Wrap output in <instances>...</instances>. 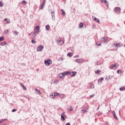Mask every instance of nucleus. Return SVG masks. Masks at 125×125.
I'll use <instances>...</instances> for the list:
<instances>
[{
    "label": "nucleus",
    "mask_w": 125,
    "mask_h": 125,
    "mask_svg": "<svg viewBox=\"0 0 125 125\" xmlns=\"http://www.w3.org/2000/svg\"><path fill=\"white\" fill-rule=\"evenodd\" d=\"M62 77H65V76H67L68 75H70L71 72L67 71H64L63 72H62Z\"/></svg>",
    "instance_id": "obj_7"
},
{
    "label": "nucleus",
    "mask_w": 125,
    "mask_h": 125,
    "mask_svg": "<svg viewBox=\"0 0 125 125\" xmlns=\"http://www.w3.org/2000/svg\"><path fill=\"white\" fill-rule=\"evenodd\" d=\"M28 36H31V37H33V35H32V33L29 34Z\"/></svg>",
    "instance_id": "obj_55"
},
{
    "label": "nucleus",
    "mask_w": 125,
    "mask_h": 125,
    "mask_svg": "<svg viewBox=\"0 0 125 125\" xmlns=\"http://www.w3.org/2000/svg\"><path fill=\"white\" fill-rule=\"evenodd\" d=\"M79 57H80V56L78 55L74 56V58H79Z\"/></svg>",
    "instance_id": "obj_49"
},
{
    "label": "nucleus",
    "mask_w": 125,
    "mask_h": 125,
    "mask_svg": "<svg viewBox=\"0 0 125 125\" xmlns=\"http://www.w3.org/2000/svg\"><path fill=\"white\" fill-rule=\"evenodd\" d=\"M51 15L52 16V20L55 21V11L51 12Z\"/></svg>",
    "instance_id": "obj_8"
},
{
    "label": "nucleus",
    "mask_w": 125,
    "mask_h": 125,
    "mask_svg": "<svg viewBox=\"0 0 125 125\" xmlns=\"http://www.w3.org/2000/svg\"><path fill=\"white\" fill-rule=\"evenodd\" d=\"M65 125H71V124L70 123H67L65 124Z\"/></svg>",
    "instance_id": "obj_53"
},
{
    "label": "nucleus",
    "mask_w": 125,
    "mask_h": 125,
    "mask_svg": "<svg viewBox=\"0 0 125 125\" xmlns=\"http://www.w3.org/2000/svg\"><path fill=\"white\" fill-rule=\"evenodd\" d=\"M69 110L70 111V112H72V110H73V107H72V106H70L69 107Z\"/></svg>",
    "instance_id": "obj_43"
},
{
    "label": "nucleus",
    "mask_w": 125,
    "mask_h": 125,
    "mask_svg": "<svg viewBox=\"0 0 125 125\" xmlns=\"http://www.w3.org/2000/svg\"><path fill=\"white\" fill-rule=\"evenodd\" d=\"M32 40H36V36H34V37H33L32 38Z\"/></svg>",
    "instance_id": "obj_52"
},
{
    "label": "nucleus",
    "mask_w": 125,
    "mask_h": 125,
    "mask_svg": "<svg viewBox=\"0 0 125 125\" xmlns=\"http://www.w3.org/2000/svg\"><path fill=\"white\" fill-rule=\"evenodd\" d=\"M58 78L59 79H61L62 80H63L64 77H63V75L62 74V73H60L58 75Z\"/></svg>",
    "instance_id": "obj_14"
},
{
    "label": "nucleus",
    "mask_w": 125,
    "mask_h": 125,
    "mask_svg": "<svg viewBox=\"0 0 125 125\" xmlns=\"http://www.w3.org/2000/svg\"><path fill=\"white\" fill-rule=\"evenodd\" d=\"M51 96H52V98H55V95L54 94V95L52 94Z\"/></svg>",
    "instance_id": "obj_50"
},
{
    "label": "nucleus",
    "mask_w": 125,
    "mask_h": 125,
    "mask_svg": "<svg viewBox=\"0 0 125 125\" xmlns=\"http://www.w3.org/2000/svg\"><path fill=\"white\" fill-rule=\"evenodd\" d=\"M93 19L94 21L97 22V23H100V21H99V19H97L96 17H93Z\"/></svg>",
    "instance_id": "obj_15"
},
{
    "label": "nucleus",
    "mask_w": 125,
    "mask_h": 125,
    "mask_svg": "<svg viewBox=\"0 0 125 125\" xmlns=\"http://www.w3.org/2000/svg\"><path fill=\"white\" fill-rule=\"evenodd\" d=\"M71 77H75L76 75H77V72L76 71H72L70 72V74H69Z\"/></svg>",
    "instance_id": "obj_12"
},
{
    "label": "nucleus",
    "mask_w": 125,
    "mask_h": 125,
    "mask_svg": "<svg viewBox=\"0 0 125 125\" xmlns=\"http://www.w3.org/2000/svg\"><path fill=\"white\" fill-rule=\"evenodd\" d=\"M43 2H44V4L45 3V0H43Z\"/></svg>",
    "instance_id": "obj_57"
},
{
    "label": "nucleus",
    "mask_w": 125,
    "mask_h": 125,
    "mask_svg": "<svg viewBox=\"0 0 125 125\" xmlns=\"http://www.w3.org/2000/svg\"><path fill=\"white\" fill-rule=\"evenodd\" d=\"M4 40V37L1 36L0 37V42H2Z\"/></svg>",
    "instance_id": "obj_32"
},
{
    "label": "nucleus",
    "mask_w": 125,
    "mask_h": 125,
    "mask_svg": "<svg viewBox=\"0 0 125 125\" xmlns=\"http://www.w3.org/2000/svg\"><path fill=\"white\" fill-rule=\"evenodd\" d=\"M79 27L80 28H83V22H81L79 24Z\"/></svg>",
    "instance_id": "obj_31"
},
{
    "label": "nucleus",
    "mask_w": 125,
    "mask_h": 125,
    "mask_svg": "<svg viewBox=\"0 0 125 125\" xmlns=\"http://www.w3.org/2000/svg\"><path fill=\"white\" fill-rule=\"evenodd\" d=\"M61 11L62 12V15L63 16H65L66 13H65V11H64V10L61 9Z\"/></svg>",
    "instance_id": "obj_19"
},
{
    "label": "nucleus",
    "mask_w": 125,
    "mask_h": 125,
    "mask_svg": "<svg viewBox=\"0 0 125 125\" xmlns=\"http://www.w3.org/2000/svg\"><path fill=\"white\" fill-rule=\"evenodd\" d=\"M43 45H40L39 46H38L37 48V51L39 52V51H42V49H43Z\"/></svg>",
    "instance_id": "obj_6"
},
{
    "label": "nucleus",
    "mask_w": 125,
    "mask_h": 125,
    "mask_svg": "<svg viewBox=\"0 0 125 125\" xmlns=\"http://www.w3.org/2000/svg\"><path fill=\"white\" fill-rule=\"evenodd\" d=\"M34 32H36L37 34L40 33V25H37L35 27Z\"/></svg>",
    "instance_id": "obj_5"
},
{
    "label": "nucleus",
    "mask_w": 125,
    "mask_h": 125,
    "mask_svg": "<svg viewBox=\"0 0 125 125\" xmlns=\"http://www.w3.org/2000/svg\"><path fill=\"white\" fill-rule=\"evenodd\" d=\"M90 88H94V85L92 83L90 84Z\"/></svg>",
    "instance_id": "obj_38"
},
{
    "label": "nucleus",
    "mask_w": 125,
    "mask_h": 125,
    "mask_svg": "<svg viewBox=\"0 0 125 125\" xmlns=\"http://www.w3.org/2000/svg\"><path fill=\"white\" fill-rule=\"evenodd\" d=\"M59 83V80H56L54 81V83Z\"/></svg>",
    "instance_id": "obj_42"
},
{
    "label": "nucleus",
    "mask_w": 125,
    "mask_h": 125,
    "mask_svg": "<svg viewBox=\"0 0 125 125\" xmlns=\"http://www.w3.org/2000/svg\"><path fill=\"white\" fill-rule=\"evenodd\" d=\"M4 34H8V30H5L4 31Z\"/></svg>",
    "instance_id": "obj_46"
},
{
    "label": "nucleus",
    "mask_w": 125,
    "mask_h": 125,
    "mask_svg": "<svg viewBox=\"0 0 125 125\" xmlns=\"http://www.w3.org/2000/svg\"><path fill=\"white\" fill-rule=\"evenodd\" d=\"M84 111L85 112H86V109H84Z\"/></svg>",
    "instance_id": "obj_59"
},
{
    "label": "nucleus",
    "mask_w": 125,
    "mask_h": 125,
    "mask_svg": "<svg viewBox=\"0 0 125 125\" xmlns=\"http://www.w3.org/2000/svg\"><path fill=\"white\" fill-rule=\"evenodd\" d=\"M0 44L2 46L6 45V44H7V43H6L5 42H3L0 43Z\"/></svg>",
    "instance_id": "obj_27"
},
{
    "label": "nucleus",
    "mask_w": 125,
    "mask_h": 125,
    "mask_svg": "<svg viewBox=\"0 0 125 125\" xmlns=\"http://www.w3.org/2000/svg\"><path fill=\"white\" fill-rule=\"evenodd\" d=\"M75 62L80 64V63H83V62H84V60L83 59H77L75 60Z\"/></svg>",
    "instance_id": "obj_4"
},
{
    "label": "nucleus",
    "mask_w": 125,
    "mask_h": 125,
    "mask_svg": "<svg viewBox=\"0 0 125 125\" xmlns=\"http://www.w3.org/2000/svg\"><path fill=\"white\" fill-rule=\"evenodd\" d=\"M108 78H109V81H110V80H111V76H109V77H108Z\"/></svg>",
    "instance_id": "obj_56"
},
{
    "label": "nucleus",
    "mask_w": 125,
    "mask_h": 125,
    "mask_svg": "<svg viewBox=\"0 0 125 125\" xmlns=\"http://www.w3.org/2000/svg\"><path fill=\"white\" fill-rule=\"evenodd\" d=\"M112 114H113V117L115 119V120H119L118 117L117 116V115H116V112H115V111H112Z\"/></svg>",
    "instance_id": "obj_11"
},
{
    "label": "nucleus",
    "mask_w": 125,
    "mask_h": 125,
    "mask_svg": "<svg viewBox=\"0 0 125 125\" xmlns=\"http://www.w3.org/2000/svg\"><path fill=\"white\" fill-rule=\"evenodd\" d=\"M105 81H110V78H108V77H106V78L105 79Z\"/></svg>",
    "instance_id": "obj_47"
},
{
    "label": "nucleus",
    "mask_w": 125,
    "mask_h": 125,
    "mask_svg": "<svg viewBox=\"0 0 125 125\" xmlns=\"http://www.w3.org/2000/svg\"><path fill=\"white\" fill-rule=\"evenodd\" d=\"M114 68H117L118 67V65H116V64H112L111 66H109V68L110 69H113Z\"/></svg>",
    "instance_id": "obj_16"
},
{
    "label": "nucleus",
    "mask_w": 125,
    "mask_h": 125,
    "mask_svg": "<svg viewBox=\"0 0 125 125\" xmlns=\"http://www.w3.org/2000/svg\"><path fill=\"white\" fill-rule=\"evenodd\" d=\"M119 89H120V91H125V86L121 87Z\"/></svg>",
    "instance_id": "obj_23"
},
{
    "label": "nucleus",
    "mask_w": 125,
    "mask_h": 125,
    "mask_svg": "<svg viewBox=\"0 0 125 125\" xmlns=\"http://www.w3.org/2000/svg\"><path fill=\"white\" fill-rule=\"evenodd\" d=\"M21 86L22 87V88L24 90H27V87H26V86H25V85H24V84L23 83H21Z\"/></svg>",
    "instance_id": "obj_18"
},
{
    "label": "nucleus",
    "mask_w": 125,
    "mask_h": 125,
    "mask_svg": "<svg viewBox=\"0 0 125 125\" xmlns=\"http://www.w3.org/2000/svg\"><path fill=\"white\" fill-rule=\"evenodd\" d=\"M61 120L62 122H64L66 120V116L65 117V112H63L61 115Z\"/></svg>",
    "instance_id": "obj_3"
},
{
    "label": "nucleus",
    "mask_w": 125,
    "mask_h": 125,
    "mask_svg": "<svg viewBox=\"0 0 125 125\" xmlns=\"http://www.w3.org/2000/svg\"><path fill=\"white\" fill-rule=\"evenodd\" d=\"M31 43L33 44H36V43H37V42H36L35 40H31Z\"/></svg>",
    "instance_id": "obj_26"
},
{
    "label": "nucleus",
    "mask_w": 125,
    "mask_h": 125,
    "mask_svg": "<svg viewBox=\"0 0 125 125\" xmlns=\"http://www.w3.org/2000/svg\"><path fill=\"white\" fill-rule=\"evenodd\" d=\"M99 107H100V106H99V107H98L97 110H98V109H99Z\"/></svg>",
    "instance_id": "obj_60"
},
{
    "label": "nucleus",
    "mask_w": 125,
    "mask_h": 125,
    "mask_svg": "<svg viewBox=\"0 0 125 125\" xmlns=\"http://www.w3.org/2000/svg\"><path fill=\"white\" fill-rule=\"evenodd\" d=\"M108 39V38L107 37H102L100 39V41H101V42H102L103 43H105L106 44L107 43H108V41H107Z\"/></svg>",
    "instance_id": "obj_1"
},
{
    "label": "nucleus",
    "mask_w": 125,
    "mask_h": 125,
    "mask_svg": "<svg viewBox=\"0 0 125 125\" xmlns=\"http://www.w3.org/2000/svg\"><path fill=\"white\" fill-rule=\"evenodd\" d=\"M21 66H26V63H21Z\"/></svg>",
    "instance_id": "obj_51"
},
{
    "label": "nucleus",
    "mask_w": 125,
    "mask_h": 125,
    "mask_svg": "<svg viewBox=\"0 0 125 125\" xmlns=\"http://www.w3.org/2000/svg\"><path fill=\"white\" fill-rule=\"evenodd\" d=\"M117 74H123L124 73V71H123V70H118L117 71Z\"/></svg>",
    "instance_id": "obj_24"
},
{
    "label": "nucleus",
    "mask_w": 125,
    "mask_h": 125,
    "mask_svg": "<svg viewBox=\"0 0 125 125\" xmlns=\"http://www.w3.org/2000/svg\"><path fill=\"white\" fill-rule=\"evenodd\" d=\"M19 34V32H17L16 31H14V35H15V36H18Z\"/></svg>",
    "instance_id": "obj_29"
},
{
    "label": "nucleus",
    "mask_w": 125,
    "mask_h": 125,
    "mask_svg": "<svg viewBox=\"0 0 125 125\" xmlns=\"http://www.w3.org/2000/svg\"><path fill=\"white\" fill-rule=\"evenodd\" d=\"M4 21H5V22H7L8 23H10V21H9V19H8L6 18V19H4Z\"/></svg>",
    "instance_id": "obj_35"
},
{
    "label": "nucleus",
    "mask_w": 125,
    "mask_h": 125,
    "mask_svg": "<svg viewBox=\"0 0 125 125\" xmlns=\"http://www.w3.org/2000/svg\"><path fill=\"white\" fill-rule=\"evenodd\" d=\"M103 81H104V78H103V77H101V78H100L99 80L98 81V84H101V83H102V82H103Z\"/></svg>",
    "instance_id": "obj_13"
},
{
    "label": "nucleus",
    "mask_w": 125,
    "mask_h": 125,
    "mask_svg": "<svg viewBox=\"0 0 125 125\" xmlns=\"http://www.w3.org/2000/svg\"><path fill=\"white\" fill-rule=\"evenodd\" d=\"M57 42H61V39H60V40L58 39V40H57Z\"/></svg>",
    "instance_id": "obj_54"
},
{
    "label": "nucleus",
    "mask_w": 125,
    "mask_h": 125,
    "mask_svg": "<svg viewBox=\"0 0 125 125\" xmlns=\"http://www.w3.org/2000/svg\"><path fill=\"white\" fill-rule=\"evenodd\" d=\"M95 96V94H93L90 96V98H92V97H94Z\"/></svg>",
    "instance_id": "obj_44"
},
{
    "label": "nucleus",
    "mask_w": 125,
    "mask_h": 125,
    "mask_svg": "<svg viewBox=\"0 0 125 125\" xmlns=\"http://www.w3.org/2000/svg\"><path fill=\"white\" fill-rule=\"evenodd\" d=\"M21 3L22 4H24V5H26V4H27V3L26 2V0H23L21 2Z\"/></svg>",
    "instance_id": "obj_30"
},
{
    "label": "nucleus",
    "mask_w": 125,
    "mask_h": 125,
    "mask_svg": "<svg viewBox=\"0 0 125 125\" xmlns=\"http://www.w3.org/2000/svg\"><path fill=\"white\" fill-rule=\"evenodd\" d=\"M3 125H6V124H3Z\"/></svg>",
    "instance_id": "obj_63"
},
{
    "label": "nucleus",
    "mask_w": 125,
    "mask_h": 125,
    "mask_svg": "<svg viewBox=\"0 0 125 125\" xmlns=\"http://www.w3.org/2000/svg\"><path fill=\"white\" fill-rule=\"evenodd\" d=\"M97 65H99V64L97 63Z\"/></svg>",
    "instance_id": "obj_64"
},
{
    "label": "nucleus",
    "mask_w": 125,
    "mask_h": 125,
    "mask_svg": "<svg viewBox=\"0 0 125 125\" xmlns=\"http://www.w3.org/2000/svg\"><path fill=\"white\" fill-rule=\"evenodd\" d=\"M95 74H97V75H99V73H100V70H97V71H95Z\"/></svg>",
    "instance_id": "obj_33"
},
{
    "label": "nucleus",
    "mask_w": 125,
    "mask_h": 125,
    "mask_svg": "<svg viewBox=\"0 0 125 125\" xmlns=\"http://www.w3.org/2000/svg\"><path fill=\"white\" fill-rule=\"evenodd\" d=\"M114 45H115V46L116 47H122V46H123V43H114Z\"/></svg>",
    "instance_id": "obj_9"
},
{
    "label": "nucleus",
    "mask_w": 125,
    "mask_h": 125,
    "mask_svg": "<svg viewBox=\"0 0 125 125\" xmlns=\"http://www.w3.org/2000/svg\"><path fill=\"white\" fill-rule=\"evenodd\" d=\"M104 3L106 4V7H107L108 8L109 7V2H108V1H106V2Z\"/></svg>",
    "instance_id": "obj_37"
},
{
    "label": "nucleus",
    "mask_w": 125,
    "mask_h": 125,
    "mask_svg": "<svg viewBox=\"0 0 125 125\" xmlns=\"http://www.w3.org/2000/svg\"><path fill=\"white\" fill-rule=\"evenodd\" d=\"M35 90H36V92H37V94H38V95H40V94H41V91H40V90H38V89H37V88H36Z\"/></svg>",
    "instance_id": "obj_22"
},
{
    "label": "nucleus",
    "mask_w": 125,
    "mask_h": 125,
    "mask_svg": "<svg viewBox=\"0 0 125 125\" xmlns=\"http://www.w3.org/2000/svg\"><path fill=\"white\" fill-rule=\"evenodd\" d=\"M44 6V2H42V4H41V6H40V9L41 10L43 9Z\"/></svg>",
    "instance_id": "obj_17"
},
{
    "label": "nucleus",
    "mask_w": 125,
    "mask_h": 125,
    "mask_svg": "<svg viewBox=\"0 0 125 125\" xmlns=\"http://www.w3.org/2000/svg\"><path fill=\"white\" fill-rule=\"evenodd\" d=\"M36 36H37V35H36L35 34V38H36Z\"/></svg>",
    "instance_id": "obj_62"
},
{
    "label": "nucleus",
    "mask_w": 125,
    "mask_h": 125,
    "mask_svg": "<svg viewBox=\"0 0 125 125\" xmlns=\"http://www.w3.org/2000/svg\"><path fill=\"white\" fill-rule=\"evenodd\" d=\"M101 2H104L105 3V2H107V0H101Z\"/></svg>",
    "instance_id": "obj_39"
},
{
    "label": "nucleus",
    "mask_w": 125,
    "mask_h": 125,
    "mask_svg": "<svg viewBox=\"0 0 125 125\" xmlns=\"http://www.w3.org/2000/svg\"><path fill=\"white\" fill-rule=\"evenodd\" d=\"M5 121H7V119H0V124H2Z\"/></svg>",
    "instance_id": "obj_20"
},
{
    "label": "nucleus",
    "mask_w": 125,
    "mask_h": 125,
    "mask_svg": "<svg viewBox=\"0 0 125 125\" xmlns=\"http://www.w3.org/2000/svg\"><path fill=\"white\" fill-rule=\"evenodd\" d=\"M72 55H73V53H71V52H69L67 54V56H68V57H71Z\"/></svg>",
    "instance_id": "obj_25"
},
{
    "label": "nucleus",
    "mask_w": 125,
    "mask_h": 125,
    "mask_svg": "<svg viewBox=\"0 0 125 125\" xmlns=\"http://www.w3.org/2000/svg\"><path fill=\"white\" fill-rule=\"evenodd\" d=\"M45 28H46V30L47 31H49V28H50V26H49V25L47 24V25L45 26Z\"/></svg>",
    "instance_id": "obj_21"
},
{
    "label": "nucleus",
    "mask_w": 125,
    "mask_h": 125,
    "mask_svg": "<svg viewBox=\"0 0 125 125\" xmlns=\"http://www.w3.org/2000/svg\"><path fill=\"white\" fill-rule=\"evenodd\" d=\"M30 34H32V36L33 37V36H35V34H36V31L32 32Z\"/></svg>",
    "instance_id": "obj_41"
},
{
    "label": "nucleus",
    "mask_w": 125,
    "mask_h": 125,
    "mask_svg": "<svg viewBox=\"0 0 125 125\" xmlns=\"http://www.w3.org/2000/svg\"><path fill=\"white\" fill-rule=\"evenodd\" d=\"M58 61H63V58H60L58 59Z\"/></svg>",
    "instance_id": "obj_48"
},
{
    "label": "nucleus",
    "mask_w": 125,
    "mask_h": 125,
    "mask_svg": "<svg viewBox=\"0 0 125 125\" xmlns=\"http://www.w3.org/2000/svg\"><path fill=\"white\" fill-rule=\"evenodd\" d=\"M96 45L98 46H100V45H101V43L99 42H96Z\"/></svg>",
    "instance_id": "obj_34"
},
{
    "label": "nucleus",
    "mask_w": 125,
    "mask_h": 125,
    "mask_svg": "<svg viewBox=\"0 0 125 125\" xmlns=\"http://www.w3.org/2000/svg\"><path fill=\"white\" fill-rule=\"evenodd\" d=\"M3 6V3L2 1H0V7H2Z\"/></svg>",
    "instance_id": "obj_36"
},
{
    "label": "nucleus",
    "mask_w": 125,
    "mask_h": 125,
    "mask_svg": "<svg viewBox=\"0 0 125 125\" xmlns=\"http://www.w3.org/2000/svg\"><path fill=\"white\" fill-rule=\"evenodd\" d=\"M113 76H110V78L112 79V78H113Z\"/></svg>",
    "instance_id": "obj_58"
},
{
    "label": "nucleus",
    "mask_w": 125,
    "mask_h": 125,
    "mask_svg": "<svg viewBox=\"0 0 125 125\" xmlns=\"http://www.w3.org/2000/svg\"><path fill=\"white\" fill-rule=\"evenodd\" d=\"M54 94H55V96H60V94L57 92H55Z\"/></svg>",
    "instance_id": "obj_28"
},
{
    "label": "nucleus",
    "mask_w": 125,
    "mask_h": 125,
    "mask_svg": "<svg viewBox=\"0 0 125 125\" xmlns=\"http://www.w3.org/2000/svg\"><path fill=\"white\" fill-rule=\"evenodd\" d=\"M26 98H27V99H29V98H27V97H25Z\"/></svg>",
    "instance_id": "obj_61"
},
{
    "label": "nucleus",
    "mask_w": 125,
    "mask_h": 125,
    "mask_svg": "<svg viewBox=\"0 0 125 125\" xmlns=\"http://www.w3.org/2000/svg\"><path fill=\"white\" fill-rule=\"evenodd\" d=\"M16 111H17V109L14 108L12 110V112H16Z\"/></svg>",
    "instance_id": "obj_45"
},
{
    "label": "nucleus",
    "mask_w": 125,
    "mask_h": 125,
    "mask_svg": "<svg viewBox=\"0 0 125 125\" xmlns=\"http://www.w3.org/2000/svg\"><path fill=\"white\" fill-rule=\"evenodd\" d=\"M44 64L46 66H49L52 64V61L50 59L44 61Z\"/></svg>",
    "instance_id": "obj_2"
},
{
    "label": "nucleus",
    "mask_w": 125,
    "mask_h": 125,
    "mask_svg": "<svg viewBox=\"0 0 125 125\" xmlns=\"http://www.w3.org/2000/svg\"><path fill=\"white\" fill-rule=\"evenodd\" d=\"M60 98H61V99H62V98H63L64 97V95L63 94H60Z\"/></svg>",
    "instance_id": "obj_40"
},
{
    "label": "nucleus",
    "mask_w": 125,
    "mask_h": 125,
    "mask_svg": "<svg viewBox=\"0 0 125 125\" xmlns=\"http://www.w3.org/2000/svg\"><path fill=\"white\" fill-rule=\"evenodd\" d=\"M114 10L115 12H119V13H120L121 12V8L119 7H116L114 9Z\"/></svg>",
    "instance_id": "obj_10"
}]
</instances>
